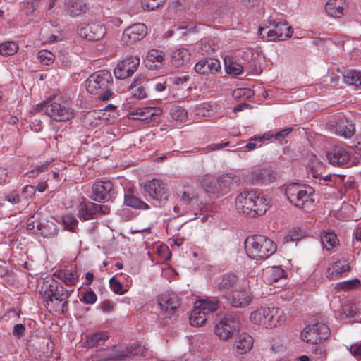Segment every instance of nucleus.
Segmentation results:
<instances>
[{"label":"nucleus","mask_w":361,"mask_h":361,"mask_svg":"<svg viewBox=\"0 0 361 361\" xmlns=\"http://www.w3.org/2000/svg\"><path fill=\"white\" fill-rule=\"evenodd\" d=\"M270 207V200L262 192L246 190L235 198V207L239 213L250 218L264 215Z\"/></svg>","instance_id":"1"},{"label":"nucleus","mask_w":361,"mask_h":361,"mask_svg":"<svg viewBox=\"0 0 361 361\" xmlns=\"http://www.w3.org/2000/svg\"><path fill=\"white\" fill-rule=\"evenodd\" d=\"M36 111H44L52 120L64 122L71 120L74 116V109L67 100L61 98H54L37 104L35 108Z\"/></svg>","instance_id":"2"},{"label":"nucleus","mask_w":361,"mask_h":361,"mask_svg":"<svg viewBox=\"0 0 361 361\" xmlns=\"http://www.w3.org/2000/svg\"><path fill=\"white\" fill-rule=\"evenodd\" d=\"M112 83L111 73L106 70H101L90 75L86 80V88L90 94L98 95L102 101H107L113 96L111 89Z\"/></svg>","instance_id":"3"},{"label":"nucleus","mask_w":361,"mask_h":361,"mask_svg":"<svg viewBox=\"0 0 361 361\" xmlns=\"http://www.w3.org/2000/svg\"><path fill=\"white\" fill-rule=\"evenodd\" d=\"M245 248L247 256L252 259H266L276 250V244L269 238L262 235L247 238Z\"/></svg>","instance_id":"4"},{"label":"nucleus","mask_w":361,"mask_h":361,"mask_svg":"<svg viewBox=\"0 0 361 361\" xmlns=\"http://www.w3.org/2000/svg\"><path fill=\"white\" fill-rule=\"evenodd\" d=\"M286 195L293 206L298 208H310L314 200V190L308 185L292 183L285 190Z\"/></svg>","instance_id":"5"},{"label":"nucleus","mask_w":361,"mask_h":361,"mask_svg":"<svg viewBox=\"0 0 361 361\" xmlns=\"http://www.w3.org/2000/svg\"><path fill=\"white\" fill-rule=\"evenodd\" d=\"M144 354L143 347L138 343L130 347L123 345H113L106 349H103L95 355V361H111L122 360L126 357H132Z\"/></svg>","instance_id":"6"},{"label":"nucleus","mask_w":361,"mask_h":361,"mask_svg":"<svg viewBox=\"0 0 361 361\" xmlns=\"http://www.w3.org/2000/svg\"><path fill=\"white\" fill-rule=\"evenodd\" d=\"M250 319L255 324L262 325L271 329L283 324L286 316L283 311L277 307H261L250 314Z\"/></svg>","instance_id":"7"},{"label":"nucleus","mask_w":361,"mask_h":361,"mask_svg":"<svg viewBox=\"0 0 361 361\" xmlns=\"http://www.w3.org/2000/svg\"><path fill=\"white\" fill-rule=\"evenodd\" d=\"M158 305L161 309L159 319L162 320V324L169 325L178 320L177 312L180 305V300L176 294H162L158 300Z\"/></svg>","instance_id":"8"},{"label":"nucleus","mask_w":361,"mask_h":361,"mask_svg":"<svg viewBox=\"0 0 361 361\" xmlns=\"http://www.w3.org/2000/svg\"><path fill=\"white\" fill-rule=\"evenodd\" d=\"M73 290L69 291L63 286L50 284L49 288L45 289L43 295L44 305L47 308L53 307L56 311L60 310L64 312L68 305V298Z\"/></svg>","instance_id":"9"},{"label":"nucleus","mask_w":361,"mask_h":361,"mask_svg":"<svg viewBox=\"0 0 361 361\" xmlns=\"http://www.w3.org/2000/svg\"><path fill=\"white\" fill-rule=\"evenodd\" d=\"M240 315L237 313H227L216 324L214 333L221 341L231 339L239 329Z\"/></svg>","instance_id":"10"},{"label":"nucleus","mask_w":361,"mask_h":361,"mask_svg":"<svg viewBox=\"0 0 361 361\" xmlns=\"http://www.w3.org/2000/svg\"><path fill=\"white\" fill-rule=\"evenodd\" d=\"M330 335L329 328L323 323L306 326L301 333V338L307 343L316 344L326 340Z\"/></svg>","instance_id":"11"},{"label":"nucleus","mask_w":361,"mask_h":361,"mask_svg":"<svg viewBox=\"0 0 361 361\" xmlns=\"http://www.w3.org/2000/svg\"><path fill=\"white\" fill-rule=\"evenodd\" d=\"M78 35L88 40H99L106 33L104 26L97 22L81 23L78 28Z\"/></svg>","instance_id":"12"},{"label":"nucleus","mask_w":361,"mask_h":361,"mask_svg":"<svg viewBox=\"0 0 361 361\" xmlns=\"http://www.w3.org/2000/svg\"><path fill=\"white\" fill-rule=\"evenodd\" d=\"M140 65V58L137 56L126 57L119 62L114 68V73L116 78L126 79L131 76Z\"/></svg>","instance_id":"13"},{"label":"nucleus","mask_w":361,"mask_h":361,"mask_svg":"<svg viewBox=\"0 0 361 361\" xmlns=\"http://www.w3.org/2000/svg\"><path fill=\"white\" fill-rule=\"evenodd\" d=\"M114 185L110 180L97 181L92 188L91 198L96 202H105L111 199Z\"/></svg>","instance_id":"14"},{"label":"nucleus","mask_w":361,"mask_h":361,"mask_svg":"<svg viewBox=\"0 0 361 361\" xmlns=\"http://www.w3.org/2000/svg\"><path fill=\"white\" fill-rule=\"evenodd\" d=\"M145 195H148L152 200L157 201L166 200L168 199V192L165 184L162 180L153 179L144 186Z\"/></svg>","instance_id":"15"},{"label":"nucleus","mask_w":361,"mask_h":361,"mask_svg":"<svg viewBox=\"0 0 361 361\" xmlns=\"http://www.w3.org/2000/svg\"><path fill=\"white\" fill-rule=\"evenodd\" d=\"M229 304L235 308H245L252 302V296L245 289L233 290L224 295Z\"/></svg>","instance_id":"16"},{"label":"nucleus","mask_w":361,"mask_h":361,"mask_svg":"<svg viewBox=\"0 0 361 361\" xmlns=\"http://www.w3.org/2000/svg\"><path fill=\"white\" fill-rule=\"evenodd\" d=\"M147 34V27L143 23H135L124 30L122 41L126 44H133L142 39Z\"/></svg>","instance_id":"17"},{"label":"nucleus","mask_w":361,"mask_h":361,"mask_svg":"<svg viewBox=\"0 0 361 361\" xmlns=\"http://www.w3.org/2000/svg\"><path fill=\"white\" fill-rule=\"evenodd\" d=\"M333 263L328 267L326 276L330 279L343 276V274L348 272L350 267L348 260L344 258L336 259L332 257Z\"/></svg>","instance_id":"18"},{"label":"nucleus","mask_w":361,"mask_h":361,"mask_svg":"<svg viewBox=\"0 0 361 361\" xmlns=\"http://www.w3.org/2000/svg\"><path fill=\"white\" fill-rule=\"evenodd\" d=\"M247 180L252 184H267L274 182L275 176L272 170L260 169L252 171L247 176Z\"/></svg>","instance_id":"19"},{"label":"nucleus","mask_w":361,"mask_h":361,"mask_svg":"<svg viewBox=\"0 0 361 361\" xmlns=\"http://www.w3.org/2000/svg\"><path fill=\"white\" fill-rule=\"evenodd\" d=\"M194 69L200 75H209L217 73L221 69L219 61L209 58L197 62Z\"/></svg>","instance_id":"20"},{"label":"nucleus","mask_w":361,"mask_h":361,"mask_svg":"<svg viewBox=\"0 0 361 361\" xmlns=\"http://www.w3.org/2000/svg\"><path fill=\"white\" fill-rule=\"evenodd\" d=\"M329 162L334 166H343L350 161V154L341 147H334L326 155Z\"/></svg>","instance_id":"21"},{"label":"nucleus","mask_w":361,"mask_h":361,"mask_svg":"<svg viewBox=\"0 0 361 361\" xmlns=\"http://www.w3.org/2000/svg\"><path fill=\"white\" fill-rule=\"evenodd\" d=\"M164 59L165 54L163 51L158 49H152L147 53L144 63L149 70L160 69L164 64Z\"/></svg>","instance_id":"22"},{"label":"nucleus","mask_w":361,"mask_h":361,"mask_svg":"<svg viewBox=\"0 0 361 361\" xmlns=\"http://www.w3.org/2000/svg\"><path fill=\"white\" fill-rule=\"evenodd\" d=\"M253 346L252 337L245 332L238 334L234 342V350L239 355H244L248 353Z\"/></svg>","instance_id":"23"},{"label":"nucleus","mask_w":361,"mask_h":361,"mask_svg":"<svg viewBox=\"0 0 361 361\" xmlns=\"http://www.w3.org/2000/svg\"><path fill=\"white\" fill-rule=\"evenodd\" d=\"M335 133L344 137H350L354 135L355 126L344 116H339L335 125Z\"/></svg>","instance_id":"24"},{"label":"nucleus","mask_w":361,"mask_h":361,"mask_svg":"<svg viewBox=\"0 0 361 361\" xmlns=\"http://www.w3.org/2000/svg\"><path fill=\"white\" fill-rule=\"evenodd\" d=\"M147 81L145 79H135L130 85L132 97L135 99H143L147 97Z\"/></svg>","instance_id":"25"},{"label":"nucleus","mask_w":361,"mask_h":361,"mask_svg":"<svg viewBox=\"0 0 361 361\" xmlns=\"http://www.w3.org/2000/svg\"><path fill=\"white\" fill-rule=\"evenodd\" d=\"M160 113L161 110L159 109L143 107L132 111L130 115L133 119L147 121L151 120L154 116L159 115Z\"/></svg>","instance_id":"26"},{"label":"nucleus","mask_w":361,"mask_h":361,"mask_svg":"<svg viewBox=\"0 0 361 361\" xmlns=\"http://www.w3.org/2000/svg\"><path fill=\"white\" fill-rule=\"evenodd\" d=\"M67 13L71 16H76L85 13L87 6L84 0H68L66 2Z\"/></svg>","instance_id":"27"},{"label":"nucleus","mask_w":361,"mask_h":361,"mask_svg":"<svg viewBox=\"0 0 361 361\" xmlns=\"http://www.w3.org/2000/svg\"><path fill=\"white\" fill-rule=\"evenodd\" d=\"M345 4L344 0H329L326 4V12L331 17L340 18L343 14Z\"/></svg>","instance_id":"28"},{"label":"nucleus","mask_w":361,"mask_h":361,"mask_svg":"<svg viewBox=\"0 0 361 361\" xmlns=\"http://www.w3.org/2000/svg\"><path fill=\"white\" fill-rule=\"evenodd\" d=\"M97 204L92 202L81 203L78 209V216L83 220L97 218Z\"/></svg>","instance_id":"29"},{"label":"nucleus","mask_w":361,"mask_h":361,"mask_svg":"<svg viewBox=\"0 0 361 361\" xmlns=\"http://www.w3.org/2000/svg\"><path fill=\"white\" fill-rule=\"evenodd\" d=\"M284 270L280 267H272L267 268L263 273L264 281L268 284L277 282L280 279L283 278Z\"/></svg>","instance_id":"30"},{"label":"nucleus","mask_w":361,"mask_h":361,"mask_svg":"<svg viewBox=\"0 0 361 361\" xmlns=\"http://www.w3.org/2000/svg\"><path fill=\"white\" fill-rule=\"evenodd\" d=\"M54 276L61 279L67 286H73L78 280L77 272L74 270H56Z\"/></svg>","instance_id":"31"},{"label":"nucleus","mask_w":361,"mask_h":361,"mask_svg":"<svg viewBox=\"0 0 361 361\" xmlns=\"http://www.w3.org/2000/svg\"><path fill=\"white\" fill-rule=\"evenodd\" d=\"M190 53L185 48H180L173 51L171 55L172 63L176 67H180L190 61Z\"/></svg>","instance_id":"32"},{"label":"nucleus","mask_w":361,"mask_h":361,"mask_svg":"<svg viewBox=\"0 0 361 361\" xmlns=\"http://www.w3.org/2000/svg\"><path fill=\"white\" fill-rule=\"evenodd\" d=\"M109 338L106 332L99 331L86 336L87 346L90 348L104 345Z\"/></svg>","instance_id":"33"},{"label":"nucleus","mask_w":361,"mask_h":361,"mask_svg":"<svg viewBox=\"0 0 361 361\" xmlns=\"http://www.w3.org/2000/svg\"><path fill=\"white\" fill-rule=\"evenodd\" d=\"M320 237L322 245L328 251L331 250L338 244V239L334 232L323 231Z\"/></svg>","instance_id":"34"},{"label":"nucleus","mask_w":361,"mask_h":361,"mask_svg":"<svg viewBox=\"0 0 361 361\" xmlns=\"http://www.w3.org/2000/svg\"><path fill=\"white\" fill-rule=\"evenodd\" d=\"M195 306L207 315L219 309V302L216 299H206L196 302Z\"/></svg>","instance_id":"35"},{"label":"nucleus","mask_w":361,"mask_h":361,"mask_svg":"<svg viewBox=\"0 0 361 361\" xmlns=\"http://www.w3.org/2000/svg\"><path fill=\"white\" fill-rule=\"evenodd\" d=\"M38 231H41V235L44 238H53L58 233L57 226L52 221H47L46 224H39L37 226Z\"/></svg>","instance_id":"36"},{"label":"nucleus","mask_w":361,"mask_h":361,"mask_svg":"<svg viewBox=\"0 0 361 361\" xmlns=\"http://www.w3.org/2000/svg\"><path fill=\"white\" fill-rule=\"evenodd\" d=\"M238 278L234 274H224L218 284L219 290L221 292L232 288L238 282Z\"/></svg>","instance_id":"37"},{"label":"nucleus","mask_w":361,"mask_h":361,"mask_svg":"<svg viewBox=\"0 0 361 361\" xmlns=\"http://www.w3.org/2000/svg\"><path fill=\"white\" fill-rule=\"evenodd\" d=\"M272 26L277 32L279 40H285L290 38L292 35V27L286 23H273Z\"/></svg>","instance_id":"38"},{"label":"nucleus","mask_w":361,"mask_h":361,"mask_svg":"<svg viewBox=\"0 0 361 361\" xmlns=\"http://www.w3.org/2000/svg\"><path fill=\"white\" fill-rule=\"evenodd\" d=\"M345 82L361 89V73L355 70H348L343 73Z\"/></svg>","instance_id":"39"},{"label":"nucleus","mask_w":361,"mask_h":361,"mask_svg":"<svg viewBox=\"0 0 361 361\" xmlns=\"http://www.w3.org/2000/svg\"><path fill=\"white\" fill-rule=\"evenodd\" d=\"M207 321V314L195 305L190 317V323L194 326H202Z\"/></svg>","instance_id":"40"},{"label":"nucleus","mask_w":361,"mask_h":361,"mask_svg":"<svg viewBox=\"0 0 361 361\" xmlns=\"http://www.w3.org/2000/svg\"><path fill=\"white\" fill-rule=\"evenodd\" d=\"M100 111H90L86 113L83 116V125L85 126H97L101 123Z\"/></svg>","instance_id":"41"},{"label":"nucleus","mask_w":361,"mask_h":361,"mask_svg":"<svg viewBox=\"0 0 361 361\" xmlns=\"http://www.w3.org/2000/svg\"><path fill=\"white\" fill-rule=\"evenodd\" d=\"M218 180L224 193L228 192L233 183L239 180L238 178L232 173L223 174Z\"/></svg>","instance_id":"42"},{"label":"nucleus","mask_w":361,"mask_h":361,"mask_svg":"<svg viewBox=\"0 0 361 361\" xmlns=\"http://www.w3.org/2000/svg\"><path fill=\"white\" fill-rule=\"evenodd\" d=\"M224 63L226 71L229 75L237 76L242 73L243 66L236 61H234L233 59L225 58Z\"/></svg>","instance_id":"43"},{"label":"nucleus","mask_w":361,"mask_h":361,"mask_svg":"<svg viewBox=\"0 0 361 361\" xmlns=\"http://www.w3.org/2000/svg\"><path fill=\"white\" fill-rule=\"evenodd\" d=\"M62 223L64 229L73 233L76 232L78 226V221L72 214H67L62 216Z\"/></svg>","instance_id":"44"},{"label":"nucleus","mask_w":361,"mask_h":361,"mask_svg":"<svg viewBox=\"0 0 361 361\" xmlns=\"http://www.w3.org/2000/svg\"><path fill=\"white\" fill-rule=\"evenodd\" d=\"M18 50V44L14 42H5L0 44V54L4 56H12Z\"/></svg>","instance_id":"45"},{"label":"nucleus","mask_w":361,"mask_h":361,"mask_svg":"<svg viewBox=\"0 0 361 361\" xmlns=\"http://www.w3.org/2000/svg\"><path fill=\"white\" fill-rule=\"evenodd\" d=\"M202 185L207 192L212 194H224V191L221 187L220 183L218 180H214L208 183L207 180H203Z\"/></svg>","instance_id":"46"},{"label":"nucleus","mask_w":361,"mask_h":361,"mask_svg":"<svg viewBox=\"0 0 361 361\" xmlns=\"http://www.w3.org/2000/svg\"><path fill=\"white\" fill-rule=\"evenodd\" d=\"M124 202L127 206L136 208V209H147L148 206L146 203L138 199L137 197L131 195H126Z\"/></svg>","instance_id":"47"},{"label":"nucleus","mask_w":361,"mask_h":361,"mask_svg":"<svg viewBox=\"0 0 361 361\" xmlns=\"http://www.w3.org/2000/svg\"><path fill=\"white\" fill-rule=\"evenodd\" d=\"M259 36L267 41H274L278 39L277 32L272 26L270 27H260L258 31Z\"/></svg>","instance_id":"48"},{"label":"nucleus","mask_w":361,"mask_h":361,"mask_svg":"<svg viewBox=\"0 0 361 361\" xmlns=\"http://www.w3.org/2000/svg\"><path fill=\"white\" fill-rule=\"evenodd\" d=\"M170 115L173 119L180 122L186 121L188 118L187 111L181 106H175L170 109Z\"/></svg>","instance_id":"49"},{"label":"nucleus","mask_w":361,"mask_h":361,"mask_svg":"<svg viewBox=\"0 0 361 361\" xmlns=\"http://www.w3.org/2000/svg\"><path fill=\"white\" fill-rule=\"evenodd\" d=\"M37 59L42 64L49 66L54 61L55 56L48 50H41L37 53Z\"/></svg>","instance_id":"50"},{"label":"nucleus","mask_w":361,"mask_h":361,"mask_svg":"<svg viewBox=\"0 0 361 361\" xmlns=\"http://www.w3.org/2000/svg\"><path fill=\"white\" fill-rule=\"evenodd\" d=\"M267 139L268 137H265V136L253 137L249 140L245 147L249 151L254 150L256 148L261 147L263 141Z\"/></svg>","instance_id":"51"},{"label":"nucleus","mask_w":361,"mask_h":361,"mask_svg":"<svg viewBox=\"0 0 361 361\" xmlns=\"http://www.w3.org/2000/svg\"><path fill=\"white\" fill-rule=\"evenodd\" d=\"M182 201L188 204L198 198V193L195 191H191L189 188L181 192V195H178Z\"/></svg>","instance_id":"52"},{"label":"nucleus","mask_w":361,"mask_h":361,"mask_svg":"<svg viewBox=\"0 0 361 361\" xmlns=\"http://www.w3.org/2000/svg\"><path fill=\"white\" fill-rule=\"evenodd\" d=\"M109 285L111 290L114 293L118 295H123L127 290L123 289L121 283L115 279L114 277H111L109 280Z\"/></svg>","instance_id":"53"},{"label":"nucleus","mask_w":361,"mask_h":361,"mask_svg":"<svg viewBox=\"0 0 361 361\" xmlns=\"http://www.w3.org/2000/svg\"><path fill=\"white\" fill-rule=\"evenodd\" d=\"M97 300V296L95 294V293L92 290H89L87 292H85L82 297L80 298V300L83 302L85 304L88 305H92L96 302Z\"/></svg>","instance_id":"54"},{"label":"nucleus","mask_w":361,"mask_h":361,"mask_svg":"<svg viewBox=\"0 0 361 361\" xmlns=\"http://www.w3.org/2000/svg\"><path fill=\"white\" fill-rule=\"evenodd\" d=\"M212 105L210 104L204 103L200 105L197 109V115L202 117L210 116L209 111L211 110Z\"/></svg>","instance_id":"55"},{"label":"nucleus","mask_w":361,"mask_h":361,"mask_svg":"<svg viewBox=\"0 0 361 361\" xmlns=\"http://www.w3.org/2000/svg\"><path fill=\"white\" fill-rule=\"evenodd\" d=\"M35 192L36 188L34 186L31 185H27L25 187H24L22 191V195L25 199H29L32 198L35 195Z\"/></svg>","instance_id":"56"},{"label":"nucleus","mask_w":361,"mask_h":361,"mask_svg":"<svg viewBox=\"0 0 361 361\" xmlns=\"http://www.w3.org/2000/svg\"><path fill=\"white\" fill-rule=\"evenodd\" d=\"M5 199L13 204H18L20 202V197L19 194L16 191H12L8 193L5 197Z\"/></svg>","instance_id":"57"},{"label":"nucleus","mask_w":361,"mask_h":361,"mask_svg":"<svg viewBox=\"0 0 361 361\" xmlns=\"http://www.w3.org/2000/svg\"><path fill=\"white\" fill-rule=\"evenodd\" d=\"M293 128H287L285 129H283L281 130H279L275 133L274 137L277 140H282L285 137H286L288 135H289L292 131Z\"/></svg>","instance_id":"58"},{"label":"nucleus","mask_w":361,"mask_h":361,"mask_svg":"<svg viewBox=\"0 0 361 361\" xmlns=\"http://www.w3.org/2000/svg\"><path fill=\"white\" fill-rule=\"evenodd\" d=\"M58 58L64 66L70 67L71 66L72 61L71 59V57L68 54L61 51L59 53Z\"/></svg>","instance_id":"59"},{"label":"nucleus","mask_w":361,"mask_h":361,"mask_svg":"<svg viewBox=\"0 0 361 361\" xmlns=\"http://www.w3.org/2000/svg\"><path fill=\"white\" fill-rule=\"evenodd\" d=\"M165 0H147L146 7L148 10L152 11L161 6Z\"/></svg>","instance_id":"60"},{"label":"nucleus","mask_w":361,"mask_h":361,"mask_svg":"<svg viewBox=\"0 0 361 361\" xmlns=\"http://www.w3.org/2000/svg\"><path fill=\"white\" fill-rule=\"evenodd\" d=\"M359 284H360V281L358 279H355V280H352V281H344V282L341 283L340 284V286L342 289L348 290V289L353 288V287L357 286Z\"/></svg>","instance_id":"61"},{"label":"nucleus","mask_w":361,"mask_h":361,"mask_svg":"<svg viewBox=\"0 0 361 361\" xmlns=\"http://www.w3.org/2000/svg\"><path fill=\"white\" fill-rule=\"evenodd\" d=\"M25 331V327L22 324H16L13 327V334L18 338L22 337Z\"/></svg>","instance_id":"62"},{"label":"nucleus","mask_w":361,"mask_h":361,"mask_svg":"<svg viewBox=\"0 0 361 361\" xmlns=\"http://www.w3.org/2000/svg\"><path fill=\"white\" fill-rule=\"evenodd\" d=\"M230 145V142H222V143H220V144H212L211 145L209 146V149H204V152H205L206 153L208 152L209 151H215V150H219V149H222L223 147H227V146H229Z\"/></svg>","instance_id":"63"},{"label":"nucleus","mask_w":361,"mask_h":361,"mask_svg":"<svg viewBox=\"0 0 361 361\" xmlns=\"http://www.w3.org/2000/svg\"><path fill=\"white\" fill-rule=\"evenodd\" d=\"M97 217H98L100 215L106 214L109 213V208L106 205H101L97 204Z\"/></svg>","instance_id":"64"}]
</instances>
